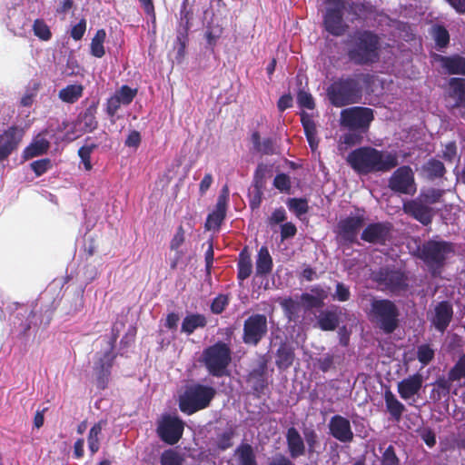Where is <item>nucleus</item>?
<instances>
[{"label":"nucleus","mask_w":465,"mask_h":465,"mask_svg":"<svg viewBox=\"0 0 465 465\" xmlns=\"http://www.w3.org/2000/svg\"><path fill=\"white\" fill-rule=\"evenodd\" d=\"M106 37L104 29H99L96 31L94 36L91 42V54L96 58H101L104 55L105 50L104 47V42Z\"/></svg>","instance_id":"c03bdc74"},{"label":"nucleus","mask_w":465,"mask_h":465,"mask_svg":"<svg viewBox=\"0 0 465 465\" xmlns=\"http://www.w3.org/2000/svg\"><path fill=\"white\" fill-rule=\"evenodd\" d=\"M346 56L355 65H371L380 60L381 40L374 31L361 29L344 41Z\"/></svg>","instance_id":"7ed1b4c3"},{"label":"nucleus","mask_w":465,"mask_h":465,"mask_svg":"<svg viewBox=\"0 0 465 465\" xmlns=\"http://www.w3.org/2000/svg\"><path fill=\"white\" fill-rule=\"evenodd\" d=\"M423 377L417 372L401 380L397 384V391L402 400H410L422 388Z\"/></svg>","instance_id":"b1692460"},{"label":"nucleus","mask_w":465,"mask_h":465,"mask_svg":"<svg viewBox=\"0 0 465 465\" xmlns=\"http://www.w3.org/2000/svg\"><path fill=\"white\" fill-rule=\"evenodd\" d=\"M374 120V110L364 106H352L341 112V125L348 130L368 133Z\"/></svg>","instance_id":"9d476101"},{"label":"nucleus","mask_w":465,"mask_h":465,"mask_svg":"<svg viewBox=\"0 0 465 465\" xmlns=\"http://www.w3.org/2000/svg\"><path fill=\"white\" fill-rule=\"evenodd\" d=\"M322 20L323 27L333 36H342L349 28L343 17L345 3L342 0H327Z\"/></svg>","instance_id":"1a4fd4ad"},{"label":"nucleus","mask_w":465,"mask_h":465,"mask_svg":"<svg viewBox=\"0 0 465 465\" xmlns=\"http://www.w3.org/2000/svg\"><path fill=\"white\" fill-rule=\"evenodd\" d=\"M106 424V420H100L98 422L94 423L89 430L87 443L88 449L92 454L96 453L100 449L102 430Z\"/></svg>","instance_id":"f704fd0d"},{"label":"nucleus","mask_w":465,"mask_h":465,"mask_svg":"<svg viewBox=\"0 0 465 465\" xmlns=\"http://www.w3.org/2000/svg\"><path fill=\"white\" fill-rule=\"evenodd\" d=\"M50 148V142L44 138L37 136L25 149L24 150V157L31 159L47 153Z\"/></svg>","instance_id":"2f4dec72"},{"label":"nucleus","mask_w":465,"mask_h":465,"mask_svg":"<svg viewBox=\"0 0 465 465\" xmlns=\"http://www.w3.org/2000/svg\"><path fill=\"white\" fill-rule=\"evenodd\" d=\"M161 465H183L184 458L173 449L165 450L160 456Z\"/></svg>","instance_id":"a18cd8bd"},{"label":"nucleus","mask_w":465,"mask_h":465,"mask_svg":"<svg viewBox=\"0 0 465 465\" xmlns=\"http://www.w3.org/2000/svg\"><path fill=\"white\" fill-rule=\"evenodd\" d=\"M372 79L371 74L361 72L338 77L327 87L329 102L335 107L361 103L364 88L371 84Z\"/></svg>","instance_id":"f03ea898"},{"label":"nucleus","mask_w":465,"mask_h":465,"mask_svg":"<svg viewBox=\"0 0 465 465\" xmlns=\"http://www.w3.org/2000/svg\"><path fill=\"white\" fill-rule=\"evenodd\" d=\"M421 171L426 178L430 181L441 179L447 172L444 163L436 158L429 159L422 165Z\"/></svg>","instance_id":"c756f323"},{"label":"nucleus","mask_w":465,"mask_h":465,"mask_svg":"<svg viewBox=\"0 0 465 465\" xmlns=\"http://www.w3.org/2000/svg\"><path fill=\"white\" fill-rule=\"evenodd\" d=\"M59 98L65 103L73 104L83 95V86L70 84L59 91Z\"/></svg>","instance_id":"37998d69"},{"label":"nucleus","mask_w":465,"mask_h":465,"mask_svg":"<svg viewBox=\"0 0 465 465\" xmlns=\"http://www.w3.org/2000/svg\"><path fill=\"white\" fill-rule=\"evenodd\" d=\"M392 224L389 222L369 223L361 232V239L373 244H385L391 238Z\"/></svg>","instance_id":"f3484780"},{"label":"nucleus","mask_w":465,"mask_h":465,"mask_svg":"<svg viewBox=\"0 0 465 465\" xmlns=\"http://www.w3.org/2000/svg\"><path fill=\"white\" fill-rule=\"evenodd\" d=\"M287 206L297 217H301L309 211L308 201L305 198H289Z\"/></svg>","instance_id":"49530a36"},{"label":"nucleus","mask_w":465,"mask_h":465,"mask_svg":"<svg viewBox=\"0 0 465 465\" xmlns=\"http://www.w3.org/2000/svg\"><path fill=\"white\" fill-rule=\"evenodd\" d=\"M228 294H219L211 302L210 310L213 314H221L229 305Z\"/></svg>","instance_id":"6e6d98bb"},{"label":"nucleus","mask_w":465,"mask_h":465,"mask_svg":"<svg viewBox=\"0 0 465 465\" xmlns=\"http://www.w3.org/2000/svg\"><path fill=\"white\" fill-rule=\"evenodd\" d=\"M232 361V351L227 343L217 341L206 347L202 353V362L208 373L216 378L229 376L228 367Z\"/></svg>","instance_id":"20e7f679"},{"label":"nucleus","mask_w":465,"mask_h":465,"mask_svg":"<svg viewBox=\"0 0 465 465\" xmlns=\"http://www.w3.org/2000/svg\"><path fill=\"white\" fill-rule=\"evenodd\" d=\"M431 35L438 50H443L449 46L450 36L444 25L439 24L434 25L431 27Z\"/></svg>","instance_id":"58836bf2"},{"label":"nucleus","mask_w":465,"mask_h":465,"mask_svg":"<svg viewBox=\"0 0 465 465\" xmlns=\"http://www.w3.org/2000/svg\"><path fill=\"white\" fill-rule=\"evenodd\" d=\"M116 356V353L108 351L104 352L95 363L94 371L98 389L104 390L107 387L111 376V370L114 366Z\"/></svg>","instance_id":"aec40b11"},{"label":"nucleus","mask_w":465,"mask_h":465,"mask_svg":"<svg viewBox=\"0 0 465 465\" xmlns=\"http://www.w3.org/2000/svg\"><path fill=\"white\" fill-rule=\"evenodd\" d=\"M328 427L329 433L340 442L349 443L353 440L354 434L347 418L338 414L334 415L331 418Z\"/></svg>","instance_id":"6ab92c4d"},{"label":"nucleus","mask_w":465,"mask_h":465,"mask_svg":"<svg viewBox=\"0 0 465 465\" xmlns=\"http://www.w3.org/2000/svg\"><path fill=\"white\" fill-rule=\"evenodd\" d=\"M184 422L178 416L163 415L158 421L156 432L158 437L166 444L174 445L183 437Z\"/></svg>","instance_id":"f8f14e48"},{"label":"nucleus","mask_w":465,"mask_h":465,"mask_svg":"<svg viewBox=\"0 0 465 465\" xmlns=\"http://www.w3.org/2000/svg\"><path fill=\"white\" fill-rule=\"evenodd\" d=\"M399 316L400 312L394 302L389 299H371L369 318L384 333L391 334L398 328Z\"/></svg>","instance_id":"39448f33"},{"label":"nucleus","mask_w":465,"mask_h":465,"mask_svg":"<svg viewBox=\"0 0 465 465\" xmlns=\"http://www.w3.org/2000/svg\"><path fill=\"white\" fill-rule=\"evenodd\" d=\"M351 298L350 288L343 282H337L335 292L332 294V299L339 302H347Z\"/></svg>","instance_id":"e2e57ef3"},{"label":"nucleus","mask_w":465,"mask_h":465,"mask_svg":"<svg viewBox=\"0 0 465 465\" xmlns=\"http://www.w3.org/2000/svg\"><path fill=\"white\" fill-rule=\"evenodd\" d=\"M288 453L291 459H297L306 453V445L299 430L292 426L285 434Z\"/></svg>","instance_id":"393cba45"},{"label":"nucleus","mask_w":465,"mask_h":465,"mask_svg":"<svg viewBox=\"0 0 465 465\" xmlns=\"http://www.w3.org/2000/svg\"><path fill=\"white\" fill-rule=\"evenodd\" d=\"M216 394L214 388L196 383L188 386L179 397V409L182 412L192 415L207 408Z\"/></svg>","instance_id":"423d86ee"},{"label":"nucleus","mask_w":465,"mask_h":465,"mask_svg":"<svg viewBox=\"0 0 465 465\" xmlns=\"http://www.w3.org/2000/svg\"><path fill=\"white\" fill-rule=\"evenodd\" d=\"M450 381H456L465 378V353L461 355L448 373Z\"/></svg>","instance_id":"864d4df0"},{"label":"nucleus","mask_w":465,"mask_h":465,"mask_svg":"<svg viewBox=\"0 0 465 465\" xmlns=\"http://www.w3.org/2000/svg\"><path fill=\"white\" fill-rule=\"evenodd\" d=\"M23 136L24 130L17 125H12L0 134V162L18 148Z\"/></svg>","instance_id":"a211bd4d"},{"label":"nucleus","mask_w":465,"mask_h":465,"mask_svg":"<svg viewBox=\"0 0 465 465\" xmlns=\"http://www.w3.org/2000/svg\"><path fill=\"white\" fill-rule=\"evenodd\" d=\"M431 57L434 62L440 64L445 74L454 75H465V57L455 54L452 55H442L440 54H432Z\"/></svg>","instance_id":"412c9836"},{"label":"nucleus","mask_w":465,"mask_h":465,"mask_svg":"<svg viewBox=\"0 0 465 465\" xmlns=\"http://www.w3.org/2000/svg\"><path fill=\"white\" fill-rule=\"evenodd\" d=\"M301 301L303 302L306 310H312L314 308H321L324 305V302L320 301L313 294L304 292L301 295Z\"/></svg>","instance_id":"69168bd1"},{"label":"nucleus","mask_w":465,"mask_h":465,"mask_svg":"<svg viewBox=\"0 0 465 465\" xmlns=\"http://www.w3.org/2000/svg\"><path fill=\"white\" fill-rule=\"evenodd\" d=\"M30 166L35 174L38 177L45 173L52 167V163L49 158H44L34 161L31 163Z\"/></svg>","instance_id":"052dcab7"},{"label":"nucleus","mask_w":465,"mask_h":465,"mask_svg":"<svg viewBox=\"0 0 465 465\" xmlns=\"http://www.w3.org/2000/svg\"><path fill=\"white\" fill-rule=\"evenodd\" d=\"M304 442H306L307 450L310 454L316 451V447L319 444V437L314 429L307 428L303 430Z\"/></svg>","instance_id":"5fc2aeb1"},{"label":"nucleus","mask_w":465,"mask_h":465,"mask_svg":"<svg viewBox=\"0 0 465 465\" xmlns=\"http://www.w3.org/2000/svg\"><path fill=\"white\" fill-rule=\"evenodd\" d=\"M447 96L453 101L451 108H465V78H450Z\"/></svg>","instance_id":"a878e982"},{"label":"nucleus","mask_w":465,"mask_h":465,"mask_svg":"<svg viewBox=\"0 0 465 465\" xmlns=\"http://www.w3.org/2000/svg\"><path fill=\"white\" fill-rule=\"evenodd\" d=\"M384 401L387 411L391 418L395 421H400L403 412L406 411L404 404L396 398L390 389H387L384 392Z\"/></svg>","instance_id":"cd10ccee"},{"label":"nucleus","mask_w":465,"mask_h":465,"mask_svg":"<svg viewBox=\"0 0 465 465\" xmlns=\"http://www.w3.org/2000/svg\"><path fill=\"white\" fill-rule=\"evenodd\" d=\"M98 144L94 143H85L78 150V155L81 158L82 163H84V169L86 171L92 170L91 163V154L92 153L97 149Z\"/></svg>","instance_id":"09e8293b"},{"label":"nucleus","mask_w":465,"mask_h":465,"mask_svg":"<svg viewBox=\"0 0 465 465\" xmlns=\"http://www.w3.org/2000/svg\"><path fill=\"white\" fill-rule=\"evenodd\" d=\"M443 194L444 190L430 188L425 192H421L417 198L420 199V201H423V203H425L428 206H430L431 204L440 203Z\"/></svg>","instance_id":"de8ad7c7"},{"label":"nucleus","mask_w":465,"mask_h":465,"mask_svg":"<svg viewBox=\"0 0 465 465\" xmlns=\"http://www.w3.org/2000/svg\"><path fill=\"white\" fill-rule=\"evenodd\" d=\"M267 370L268 360L263 356L248 374V381H252V391L257 397L263 394L268 387Z\"/></svg>","instance_id":"4be33fe9"},{"label":"nucleus","mask_w":465,"mask_h":465,"mask_svg":"<svg viewBox=\"0 0 465 465\" xmlns=\"http://www.w3.org/2000/svg\"><path fill=\"white\" fill-rule=\"evenodd\" d=\"M33 32L35 36L43 41H48L52 37L49 26L43 19H35L33 24Z\"/></svg>","instance_id":"3c124183"},{"label":"nucleus","mask_w":465,"mask_h":465,"mask_svg":"<svg viewBox=\"0 0 465 465\" xmlns=\"http://www.w3.org/2000/svg\"><path fill=\"white\" fill-rule=\"evenodd\" d=\"M235 453L238 455L239 465H258L253 449L249 443L240 444Z\"/></svg>","instance_id":"79ce46f5"},{"label":"nucleus","mask_w":465,"mask_h":465,"mask_svg":"<svg viewBox=\"0 0 465 465\" xmlns=\"http://www.w3.org/2000/svg\"><path fill=\"white\" fill-rule=\"evenodd\" d=\"M227 207L215 204L214 210L208 214L205 222L206 230H219L226 217Z\"/></svg>","instance_id":"c9c22d12"},{"label":"nucleus","mask_w":465,"mask_h":465,"mask_svg":"<svg viewBox=\"0 0 465 465\" xmlns=\"http://www.w3.org/2000/svg\"><path fill=\"white\" fill-rule=\"evenodd\" d=\"M237 269V279L239 283L242 284L244 280L251 276L252 272V259L246 248H244L239 254Z\"/></svg>","instance_id":"473e14b6"},{"label":"nucleus","mask_w":465,"mask_h":465,"mask_svg":"<svg viewBox=\"0 0 465 465\" xmlns=\"http://www.w3.org/2000/svg\"><path fill=\"white\" fill-rule=\"evenodd\" d=\"M389 188L395 193L414 194L417 188L411 168L403 165L396 169L389 179Z\"/></svg>","instance_id":"4468645a"},{"label":"nucleus","mask_w":465,"mask_h":465,"mask_svg":"<svg viewBox=\"0 0 465 465\" xmlns=\"http://www.w3.org/2000/svg\"><path fill=\"white\" fill-rule=\"evenodd\" d=\"M116 97L123 103V105L130 104L137 94L136 88H131L129 85H122L114 93Z\"/></svg>","instance_id":"603ef678"},{"label":"nucleus","mask_w":465,"mask_h":465,"mask_svg":"<svg viewBox=\"0 0 465 465\" xmlns=\"http://www.w3.org/2000/svg\"><path fill=\"white\" fill-rule=\"evenodd\" d=\"M452 317V304L449 301H442L435 306L431 322L437 331L444 332L449 327Z\"/></svg>","instance_id":"5701e85b"},{"label":"nucleus","mask_w":465,"mask_h":465,"mask_svg":"<svg viewBox=\"0 0 465 465\" xmlns=\"http://www.w3.org/2000/svg\"><path fill=\"white\" fill-rule=\"evenodd\" d=\"M346 162L361 175L385 173L399 164L395 152L378 150L371 146H361L352 150L348 153Z\"/></svg>","instance_id":"f257e3e1"},{"label":"nucleus","mask_w":465,"mask_h":465,"mask_svg":"<svg viewBox=\"0 0 465 465\" xmlns=\"http://www.w3.org/2000/svg\"><path fill=\"white\" fill-rule=\"evenodd\" d=\"M272 259L267 247H261L256 260V274L260 276L267 275L272 272Z\"/></svg>","instance_id":"72a5a7b5"},{"label":"nucleus","mask_w":465,"mask_h":465,"mask_svg":"<svg viewBox=\"0 0 465 465\" xmlns=\"http://www.w3.org/2000/svg\"><path fill=\"white\" fill-rule=\"evenodd\" d=\"M317 324L322 331H334L339 325V316L335 312L323 311L317 318Z\"/></svg>","instance_id":"e433bc0d"},{"label":"nucleus","mask_w":465,"mask_h":465,"mask_svg":"<svg viewBox=\"0 0 465 465\" xmlns=\"http://www.w3.org/2000/svg\"><path fill=\"white\" fill-rule=\"evenodd\" d=\"M235 436V430L233 428L230 427L222 433L217 434V437L214 441V452H222L230 449L233 445L232 439Z\"/></svg>","instance_id":"ea45409f"},{"label":"nucleus","mask_w":465,"mask_h":465,"mask_svg":"<svg viewBox=\"0 0 465 465\" xmlns=\"http://www.w3.org/2000/svg\"><path fill=\"white\" fill-rule=\"evenodd\" d=\"M273 186L280 192L289 193L292 187V182L286 173H279L274 177Z\"/></svg>","instance_id":"680f3d73"},{"label":"nucleus","mask_w":465,"mask_h":465,"mask_svg":"<svg viewBox=\"0 0 465 465\" xmlns=\"http://www.w3.org/2000/svg\"><path fill=\"white\" fill-rule=\"evenodd\" d=\"M294 359V348L287 342H281L276 351L275 364L277 368L282 371L289 369L293 364Z\"/></svg>","instance_id":"bb28decb"},{"label":"nucleus","mask_w":465,"mask_h":465,"mask_svg":"<svg viewBox=\"0 0 465 465\" xmlns=\"http://www.w3.org/2000/svg\"><path fill=\"white\" fill-rule=\"evenodd\" d=\"M302 125L304 130L305 136H312L317 134L316 125L314 121L306 113H302L301 115Z\"/></svg>","instance_id":"0e129e2a"},{"label":"nucleus","mask_w":465,"mask_h":465,"mask_svg":"<svg viewBox=\"0 0 465 465\" xmlns=\"http://www.w3.org/2000/svg\"><path fill=\"white\" fill-rule=\"evenodd\" d=\"M262 195H263V190L253 188L249 193V205L252 210L258 209L262 203Z\"/></svg>","instance_id":"774afa93"},{"label":"nucleus","mask_w":465,"mask_h":465,"mask_svg":"<svg viewBox=\"0 0 465 465\" xmlns=\"http://www.w3.org/2000/svg\"><path fill=\"white\" fill-rule=\"evenodd\" d=\"M402 210L405 214L418 221L424 226H428L432 223L434 217V210L428 206L419 198L408 200L403 203Z\"/></svg>","instance_id":"dca6fc26"},{"label":"nucleus","mask_w":465,"mask_h":465,"mask_svg":"<svg viewBox=\"0 0 465 465\" xmlns=\"http://www.w3.org/2000/svg\"><path fill=\"white\" fill-rule=\"evenodd\" d=\"M434 351L429 344H421L417 349V359L422 365H428L434 358Z\"/></svg>","instance_id":"4d7b16f0"},{"label":"nucleus","mask_w":465,"mask_h":465,"mask_svg":"<svg viewBox=\"0 0 465 465\" xmlns=\"http://www.w3.org/2000/svg\"><path fill=\"white\" fill-rule=\"evenodd\" d=\"M365 134L366 133H361L358 130H349L348 133L341 136V141L348 147H351L361 143L363 140V134Z\"/></svg>","instance_id":"13d9d810"},{"label":"nucleus","mask_w":465,"mask_h":465,"mask_svg":"<svg viewBox=\"0 0 465 465\" xmlns=\"http://www.w3.org/2000/svg\"><path fill=\"white\" fill-rule=\"evenodd\" d=\"M365 218L363 214L349 215L341 219L337 223V235L347 244L357 242L358 233L364 225Z\"/></svg>","instance_id":"2eb2a0df"},{"label":"nucleus","mask_w":465,"mask_h":465,"mask_svg":"<svg viewBox=\"0 0 465 465\" xmlns=\"http://www.w3.org/2000/svg\"><path fill=\"white\" fill-rule=\"evenodd\" d=\"M269 168L264 163H259L253 174L252 187L258 189H264L266 184V174Z\"/></svg>","instance_id":"8fccbe9b"},{"label":"nucleus","mask_w":465,"mask_h":465,"mask_svg":"<svg viewBox=\"0 0 465 465\" xmlns=\"http://www.w3.org/2000/svg\"><path fill=\"white\" fill-rule=\"evenodd\" d=\"M371 280L378 284L381 291L394 294L406 292L409 289V279L406 273L394 267L383 266L372 272Z\"/></svg>","instance_id":"6e6552de"},{"label":"nucleus","mask_w":465,"mask_h":465,"mask_svg":"<svg viewBox=\"0 0 465 465\" xmlns=\"http://www.w3.org/2000/svg\"><path fill=\"white\" fill-rule=\"evenodd\" d=\"M194 15L193 3L189 0H183L178 19V28L176 41L179 44L178 54L184 53L189 40V31L192 26V21Z\"/></svg>","instance_id":"ddd939ff"},{"label":"nucleus","mask_w":465,"mask_h":465,"mask_svg":"<svg viewBox=\"0 0 465 465\" xmlns=\"http://www.w3.org/2000/svg\"><path fill=\"white\" fill-rule=\"evenodd\" d=\"M251 140L255 152L265 155H272L274 153V143L272 138H265L261 142L259 132L254 131L252 134Z\"/></svg>","instance_id":"4c0bfd02"},{"label":"nucleus","mask_w":465,"mask_h":465,"mask_svg":"<svg viewBox=\"0 0 465 465\" xmlns=\"http://www.w3.org/2000/svg\"><path fill=\"white\" fill-rule=\"evenodd\" d=\"M454 252V245L447 241L429 240L419 248L418 257L430 269H441L450 253Z\"/></svg>","instance_id":"0eeeda50"},{"label":"nucleus","mask_w":465,"mask_h":465,"mask_svg":"<svg viewBox=\"0 0 465 465\" xmlns=\"http://www.w3.org/2000/svg\"><path fill=\"white\" fill-rule=\"evenodd\" d=\"M452 381H450L449 377L446 379L444 376L439 377L432 384L433 388L430 394V399L438 402L442 398L449 396Z\"/></svg>","instance_id":"7c9ffc66"},{"label":"nucleus","mask_w":465,"mask_h":465,"mask_svg":"<svg viewBox=\"0 0 465 465\" xmlns=\"http://www.w3.org/2000/svg\"><path fill=\"white\" fill-rule=\"evenodd\" d=\"M96 114L97 104L93 103L80 114V119L85 132H92L97 128L98 122L96 120Z\"/></svg>","instance_id":"a19ab883"},{"label":"nucleus","mask_w":465,"mask_h":465,"mask_svg":"<svg viewBox=\"0 0 465 465\" xmlns=\"http://www.w3.org/2000/svg\"><path fill=\"white\" fill-rule=\"evenodd\" d=\"M381 465H400V459L398 458L395 448L392 445H389L381 452Z\"/></svg>","instance_id":"bf43d9fd"},{"label":"nucleus","mask_w":465,"mask_h":465,"mask_svg":"<svg viewBox=\"0 0 465 465\" xmlns=\"http://www.w3.org/2000/svg\"><path fill=\"white\" fill-rule=\"evenodd\" d=\"M297 101L301 107L307 109H313L315 107L314 100L312 95L305 91H299L297 94Z\"/></svg>","instance_id":"338daca9"},{"label":"nucleus","mask_w":465,"mask_h":465,"mask_svg":"<svg viewBox=\"0 0 465 465\" xmlns=\"http://www.w3.org/2000/svg\"><path fill=\"white\" fill-rule=\"evenodd\" d=\"M268 332V322L265 314L254 313L243 322L242 341L257 346Z\"/></svg>","instance_id":"9b49d317"},{"label":"nucleus","mask_w":465,"mask_h":465,"mask_svg":"<svg viewBox=\"0 0 465 465\" xmlns=\"http://www.w3.org/2000/svg\"><path fill=\"white\" fill-rule=\"evenodd\" d=\"M207 325V319L202 313H190L186 315L181 325V331L191 335L198 328H204Z\"/></svg>","instance_id":"c85d7f7f"}]
</instances>
